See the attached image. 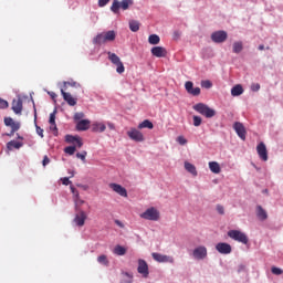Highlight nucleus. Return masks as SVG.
Listing matches in <instances>:
<instances>
[{"mask_svg": "<svg viewBox=\"0 0 283 283\" xmlns=\"http://www.w3.org/2000/svg\"><path fill=\"white\" fill-rule=\"evenodd\" d=\"M107 125H108V128H109V129H112V130L116 129V127L114 126L113 123H109V122H108Z\"/></svg>", "mask_w": 283, "mask_h": 283, "instance_id": "nucleus-55", "label": "nucleus"}, {"mask_svg": "<svg viewBox=\"0 0 283 283\" xmlns=\"http://www.w3.org/2000/svg\"><path fill=\"white\" fill-rule=\"evenodd\" d=\"M115 224H117V227H120V229H123L125 226L123 224V222L115 220Z\"/></svg>", "mask_w": 283, "mask_h": 283, "instance_id": "nucleus-54", "label": "nucleus"}, {"mask_svg": "<svg viewBox=\"0 0 283 283\" xmlns=\"http://www.w3.org/2000/svg\"><path fill=\"white\" fill-rule=\"evenodd\" d=\"M87 220V213L83 210H78V213L75 214L74 222L76 227H85V221Z\"/></svg>", "mask_w": 283, "mask_h": 283, "instance_id": "nucleus-13", "label": "nucleus"}, {"mask_svg": "<svg viewBox=\"0 0 283 283\" xmlns=\"http://www.w3.org/2000/svg\"><path fill=\"white\" fill-rule=\"evenodd\" d=\"M82 118H85V114L84 113H75L74 114V120H83Z\"/></svg>", "mask_w": 283, "mask_h": 283, "instance_id": "nucleus-44", "label": "nucleus"}, {"mask_svg": "<svg viewBox=\"0 0 283 283\" xmlns=\"http://www.w3.org/2000/svg\"><path fill=\"white\" fill-rule=\"evenodd\" d=\"M109 189H113L115 193L122 196V198H127V189L118 184H109Z\"/></svg>", "mask_w": 283, "mask_h": 283, "instance_id": "nucleus-19", "label": "nucleus"}, {"mask_svg": "<svg viewBox=\"0 0 283 283\" xmlns=\"http://www.w3.org/2000/svg\"><path fill=\"white\" fill-rule=\"evenodd\" d=\"M21 147H23V143L17 140H11L7 144L9 151H12V149H21Z\"/></svg>", "mask_w": 283, "mask_h": 283, "instance_id": "nucleus-27", "label": "nucleus"}, {"mask_svg": "<svg viewBox=\"0 0 283 283\" xmlns=\"http://www.w3.org/2000/svg\"><path fill=\"white\" fill-rule=\"evenodd\" d=\"M260 90V84H255L252 86L253 92H258Z\"/></svg>", "mask_w": 283, "mask_h": 283, "instance_id": "nucleus-53", "label": "nucleus"}, {"mask_svg": "<svg viewBox=\"0 0 283 283\" xmlns=\"http://www.w3.org/2000/svg\"><path fill=\"white\" fill-rule=\"evenodd\" d=\"M233 129L237 133V135L239 136V138H241V140H247V128H244L243 123L235 122L233 124Z\"/></svg>", "mask_w": 283, "mask_h": 283, "instance_id": "nucleus-8", "label": "nucleus"}, {"mask_svg": "<svg viewBox=\"0 0 283 283\" xmlns=\"http://www.w3.org/2000/svg\"><path fill=\"white\" fill-rule=\"evenodd\" d=\"M271 271L273 275H283V270L277 266H272Z\"/></svg>", "mask_w": 283, "mask_h": 283, "instance_id": "nucleus-40", "label": "nucleus"}, {"mask_svg": "<svg viewBox=\"0 0 283 283\" xmlns=\"http://www.w3.org/2000/svg\"><path fill=\"white\" fill-rule=\"evenodd\" d=\"M9 104L8 101L0 97V109H8Z\"/></svg>", "mask_w": 283, "mask_h": 283, "instance_id": "nucleus-41", "label": "nucleus"}, {"mask_svg": "<svg viewBox=\"0 0 283 283\" xmlns=\"http://www.w3.org/2000/svg\"><path fill=\"white\" fill-rule=\"evenodd\" d=\"M108 54V60L113 65H116V72L117 74H123L125 72V65L123 64V61H120V57L116 55V53L107 52Z\"/></svg>", "mask_w": 283, "mask_h": 283, "instance_id": "nucleus-6", "label": "nucleus"}, {"mask_svg": "<svg viewBox=\"0 0 283 283\" xmlns=\"http://www.w3.org/2000/svg\"><path fill=\"white\" fill-rule=\"evenodd\" d=\"M62 185H65V187H67V185H72V181H70V178L64 177L62 178Z\"/></svg>", "mask_w": 283, "mask_h": 283, "instance_id": "nucleus-51", "label": "nucleus"}, {"mask_svg": "<svg viewBox=\"0 0 283 283\" xmlns=\"http://www.w3.org/2000/svg\"><path fill=\"white\" fill-rule=\"evenodd\" d=\"M76 193H78V191H77V190H75V192L73 193V195L75 196V198H76Z\"/></svg>", "mask_w": 283, "mask_h": 283, "instance_id": "nucleus-60", "label": "nucleus"}, {"mask_svg": "<svg viewBox=\"0 0 283 283\" xmlns=\"http://www.w3.org/2000/svg\"><path fill=\"white\" fill-rule=\"evenodd\" d=\"M192 120H193V126L195 127H200V125H202V117H200L198 115H195L192 117Z\"/></svg>", "mask_w": 283, "mask_h": 283, "instance_id": "nucleus-36", "label": "nucleus"}, {"mask_svg": "<svg viewBox=\"0 0 283 283\" xmlns=\"http://www.w3.org/2000/svg\"><path fill=\"white\" fill-rule=\"evenodd\" d=\"M176 34V36H178V33H175Z\"/></svg>", "mask_w": 283, "mask_h": 283, "instance_id": "nucleus-62", "label": "nucleus"}, {"mask_svg": "<svg viewBox=\"0 0 283 283\" xmlns=\"http://www.w3.org/2000/svg\"><path fill=\"white\" fill-rule=\"evenodd\" d=\"M42 165H43V167H45L46 165H50V157H48V155L44 156V158L42 160Z\"/></svg>", "mask_w": 283, "mask_h": 283, "instance_id": "nucleus-50", "label": "nucleus"}, {"mask_svg": "<svg viewBox=\"0 0 283 283\" xmlns=\"http://www.w3.org/2000/svg\"><path fill=\"white\" fill-rule=\"evenodd\" d=\"M50 96H51L52 98H56V93L52 92V93H50Z\"/></svg>", "mask_w": 283, "mask_h": 283, "instance_id": "nucleus-56", "label": "nucleus"}, {"mask_svg": "<svg viewBox=\"0 0 283 283\" xmlns=\"http://www.w3.org/2000/svg\"><path fill=\"white\" fill-rule=\"evenodd\" d=\"M150 53L157 59H165V56H167V49L164 46H154L150 50Z\"/></svg>", "mask_w": 283, "mask_h": 283, "instance_id": "nucleus-14", "label": "nucleus"}, {"mask_svg": "<svg viewBox=\"0 0 283 283\" xmlns=\"http://www.w3.org/2000/svg\"><path fill=\"white\" fill-rule=\"evenodd\" d=\"M242 94H244V88L242 87V85L237 84L231 88L232 96H242Z\"/></svg>", "mask_w": 283, "mask_h": 283, "instance_id": "nucleus-25", "label": "nucleus"}, {"mask_svg": "<svg viewBox=\"0 0 283 283\" xmlns=\"http://www.w3.org/2000/svg\"><path fill=\"white\" fill-rule=\"evenodd\" d=\"M61 94L67 105H70L71 107H74V105H76V98H74L71 93L61 90Z\"/></svg>", "mask_w": 283, "mask_h": 283, "instance_id": "nucleus-23", "label": "nucleus"}, {"mask_svg": "<svg viewBox=\"0 0 283 283\" xmlns=\"http://www.w3.org/2000/svg\"><path fill=\"white\" fill-rule=\"evenodd\" d=\"M36 127V134L38 136H40L41 138H43V128L35 126Z\"/></svg>", "mask_w": 283, "mask_h": 283, "instance_id": "nucleus-52", "label": "nucleus"}, {"mask_svg": "<svg viewBox=\"0 0 283 283\" xmlns=\"http://www.w3.org/2000/svg\"><path fill=\"white\" fill-rule=\"evenodd\" d=\"M151 258H153V260H155V262L174 264V256H170L167 254H160L158 252H153Z\"/></svg>", "mask_w": 283, "mask_h": 283, "instance_id": "nucleus-7", "label": "nucleus"}, {"mask_svg": "<svg viewBox=\"0 0 283 283\" xmlns=\"http://www.w3.org/2000/svg\"><path fill=\"white\" fill-rule=\"evenodd\" d=\"M49 123L50 125L56 123V112L50 114Z\"/></svg>", "mask_w": 283, "mask_h": 283, "instance_id": "nucleus-43", "label": "nucleus"}, {"mask_svg": "<svg viewBox=\"0 0 283 283\" xmlns=\"http://www.w3.org/2000/svg\"><path fill=\"white\" fill-rule=\"evenodd\" d=\"M259 50L260 51L264 50V44L259 45Z\"/></svg>", "mask_w": 283, "mask_h": 283, "instance_id": "nucleus-58", "label": "nucleus"}, {"mask_svg": "<svg viewBox=\"0 0 283 283\" xmlns=\"http://www.w3.org/2000/svg\"><path fill=\"white\" fill-rule=\"evenodd\" d=\"M228 235L231 240H235V242H241V244H249V237L240 230H230L228 231Z\"/></svg>", "mask_w": 283, "mask_h": 283, "instance_id": "nucleus-5", "label": "nucleus"}, {"mask_svg": "<svg viewBox=\"0 0 283 283\" xmlns=\"http://www.w3.org/2000/svg\"><path fill=\"white\" fill-rule=\"evenodd\" d=\"M209 169L212 171V174H220V164L218 161H210L209 163Z\"/></svg>", "mask_w": 283, "mask_h": 283, "instance_id": "nucleus-30", "label": "nucleus"}, {"mask_svg": "<svg viewBox=\"0 0 283 283\" xmlns=\"http://www.w3.org/2000/svg\"><path fill=\"white\" fill-rule=\"evenodd\" d=\"M128 283H132V281H129Z\"/></svg>", "mask_w": 283, "mask_h": 283, "instance_id": "nucleus-64", "label": "nucleus"}, {"mask_svg": "<svg viewBox=\"0 0 283 283\" xmlns=\"http://www.w3.org/2000/svg\"><path fill=\"white\" fill-rule=\"evenodd\" d=\"M185 88L188 94H191V96H200V87L193 88V82L191 81L186 82Z\"/></svg>", "mask_w": 283, "mask_h": 283, "instance_id": "nucleus-17", "label": "nucleus"}, {"mask_svg": "<svg viewBox=\"0 0 283 283\" xmlns=\"http://www.w3.org/2000/svg\"><path fill=\"white\" fill-rule=\"evenodd\" d=\"M7 136H14V133H12V130L10 133L7 134Z\"/></svg>", "mask_w": 283, "mask_h": 283, "instance_id": "nucleus-59", "label": "nucleus"}, {"mask_svg": "<svg viewBox=\"0 0 283 283\" xmlns=\"http://www.w3.org/2000/svg\"><path fill=\"white\" fill-rule=\"evenodd\" d=\"M65 142L71 144V145H76L78 149L83 147V140L78 136H73V135H66L65 136Z\"/></svg>", "mask_w": 283, "mask_h": 283, "instance_id": "nucleus-18", "label": "nucleus"}, {"mask_svg": "<svg viewBox=\"0 0 283 283\" xmlns=\"http://www.w3.org/2000/svg\"><path fill=\"white\" fill-rule=\"evenodd\" d=\"M242 50H244V45L242 44V42L238 41L232 44V52L234 54H240Z\"/></svg>", "mask_w": 283, "mask_h": 283, "instance_id": "nucleus-28", "label": "nucleus"}, {"mask_svg": "<svg viewBox=\"0 0 283 283\" xmlns=\"http://www.w3.org/2000/svg\"><path fill=\"white\" fill-rule=\"evenodd\" d=\"M195 112H198V114H201V116H206V118H213L216 116V109L209 107L205 103H198L192 106Z\"/></svg>", "mask_w": 283, "mask_h": 283, "instance_id": "nucleus-2", "label": "nucleus"}, {"mask_svg": "<svg viewBox=\"0 0 283 283\" xmlns=\"http://www.w3.org/2000/svg\"><path fill=\"white\" fill-rule=\"evenodd\" d=\"M228 34L226 31H217L211 34V40L213 43H224L228 39Z\"/></svg>", "mask_w": 283, "mask_h": 283, "instance_id": "nucleus-12", "label": "nucleus"}, {"mask_svg": "<svg viewBox=\"0 0 283 283\" xmlns=\"http://www.w3.org/2000/svg\"><path fill=\"white\" fill-rule=\"evenodd\" d=\"M137 272L140 275H143V277H149V265L147 264L146 260H143V259L138 260Z\"/></svg>", "mask_w": 283, "mask_h": 283, "instance_id": "nucleus-10", "label": "nucleus"}, {"mask_svg": "<svg viewBox=\"0 0 283 283\" xmlns=\"http://www.w3.org/2000/svg\"><path fill=\"white\" fill-rule=\"evenodd\" d=\"M107 129V126L103 122H94L92 124V132L103 134Z\"/></svg>", "mask_w": 283, "mask_h": 283, "instance_id": "nucleus-22", "label": "nucleus"}, {"mask_svg": "<svg viewBox=\"0 0 283 283\" xmlns=\"http://www.w3.org/2000/svg\"><path fill=\"white\" fill-rule=\"evenodd\" d=\"M217 211L220 216H224V207L222 205H217Z\"/></svg>", "mask_w": 283, "mask_h": 283, "instance_id": "nucleus-48", "label": "nucleus"}, {"mask_svg": "<svg viewBox=\"0 0 283 283\" xmlns=\"http://www.w3.org/2000/svg\"><path fill=\"white\" fill-rule=\"evenodd\" d=\"M51 132H54L55 136L59 134V128L56 127V123L50 124Z\"/></svg>", "mask_w": 283, "mask_h": 283, "instance_id": "nucleus-47", "label": "nucleus"}, {"mask_svg": "<svg viewBox=\"0 0 283 283\" xmlns=\"http://www.w3.org/2000/svg\"><path fill=\"white\" fill-rule=\"evenodd\" d=\"M216 250L218 251V253H221L222 255H229V253H231L232 251L231 244L223 242L218 243L216 245Z\"/></svg>", "mask_w": 283, "mask_h": 283, "instance_id": "nucleus-16", "label": "nucleus"}, {"mask_svg": "<svg viewBox=\"0 0 283 283\" xmlns=\"http://www.w3.org/2000/svg\"><path fill=\"white\" fill-rule=\"evenodd\" d=\"M256 217L259 218V220L264 222V220H266L269 218V214L266 213V210H264V208H262V206H258L256 207Z\"/></svg>", "mask_w": 283, "mask_h": 283, "instance_id": "nucleus-24", "label": "nucleus"}, {"mask_svg": "<svg viewBox=\"0 0 283 283\" xmlns=\"http://www.w3.org/2000/svg\"><path fill=\"white\" fill-rule=\"evenodd\" d=\"M148 43L150 45H158L160 43V36L158 34H150L148 36Z\"/></svg>", "mask_w": 283, "mask_h": 283, "instance_id": "nucleus-31", "label": "nucleus"}, {"mask_svg": "<svg viewBox=\"0 0 283 283\" xmlns=\"http://www.w3.org/2000/svg\"><path fill=\"white\" fill-rule=\"evenodd\" d=\"M82 205H85V200L81 199L78 196V192H76V198H75V207L78 210V207H82Z\"/></svg>", "mask_w": 283, "mask_h": 283, "instance_id": "nucleus-38", "label": "nucleus"}, {"mask_svg": "<svg viewBox=\"0 0 283 283\" xmlns=\"http://www.w3.org/2000/svg\"><path fill=\"white\" fill-rule=\"evenodd\" d=\"M256 153L259 155V158H261V160H263L264 163L269 160V150H266V145L264 144V142H261L256 146Z\"/></svg>", "mask_w": 283, "mask_h": 283, "instance_id": "nucleus-11", "label": "nucleus"}, {"mask_svg": "<svg viewBox=\"0 0 283 283\" xmlns=\"http://www.w3.org/2000/svg\"><path fill=\"white\" fill-rule=\"evenodd\" d=\"M176 34V36H178V33H175Z\"/></svg>", "mask_w": 283, "mask_h": 283, "instance_id": "nucleus-63", "label": "nucleus"}, {"mask_svg": "<svg viewBox=\"0 0 283 283\" xmlns=\"http://www.w3.org/2000/svg\"><path fill=\"white\" fill-rule=\"evenodd\" d=\"M86 156H87V151L76 154V158H80V160H82L83 163H85Z\"/></svg>", "mask_w": 283, "mask_h": 283, "instance_id": "nucleus-42", "label": "nucleus"}, {"mask_svg": "<svg viewBox=\"0 0 283 283\" xmlns=\"http://www.w3.org/2000/svg\"><path fill=\"white\" fill-rule=\"evenodd\" d=\"M177 143H179V145H187V138H185V136H179L177 137Z\"/></svg>", "mask_w": 283, "mask_h": 283, "instance_id": "nucleus-45", "label": "nucleus"}, {"mask_svg": "<svg viewBox=\"0 0 283 283\" xmlns=\"http://www.w3.org/2000/svg\"><path fill=\"white\" fill-rule=\"evenodd\" d=\"M71 191H72V193H76V188H74L73 186H71Z\"/></svg>", "mask_w": 283, "mask_h": 283, "instance_id": "nucleus-57", "label": "nucleus"}, {"mask_svg": "<svg viewBox=\"0 0 283 283\" xmlns=\"http://www.w3.org/2000/svg\"><path fill=\"white\" fill-rule=\"evenodd\" d=\"M129 30L132 32H138V30H140V22H138L136 20H130L129 21Z\"/></svg>", "mask_w": 283, "mask_h": 283, "instance_id": "nucleus-32", "label": "nucleus"}, {"mask_svg": "<svg viewBox=\"0 0 283 283\" xmlns=\"http://www.w3.org/2000/svg\"><path fill=\"white\" fill-rule=\"evenodd\" d=\"M201 87L205 90H211V87H213V83L209 80L201 81Z\"/></svg>", "mask_w": 283, "mask_h": 283, "instance_id": "nucleus-35", "label": "nucleus"}, {"mask_svg": "<svg viewBox=\"0 0 283 283\" xmlns=\"http://www.w3.org/2000/svg\"><path fill=\"white\" fill-rule=\"evenodd\" d=\"M113 253L115 255H125V253H127V249H125L123 245H116L113 250Z\"/></svg>", "mask_w": 283, "mask_h": 283, "instance_id": "nucleus-33", "label": "nucleus"}, {"mask_svg": "<svg viewBox=\"0 0 283 283\" xmlns=\"http://www.w3.org/2000/svg\"><path fill=\"white\" fill-rule=\"evenodd\" d=\"M109 3V0H98L99 8H105Z\"/></svg>", "mask_w": 283, "mask_h": 283, "instance_id": "nucleus-49", "label": "nucleus"}, {"mask_svg": "<svg viewBox=\"0 0 283 283\" xmlns=\"http://www.w3.org/2000/svg\"><path fill=\"white\" fill-rule=\"evenodd\" d=\"M98 264H103L104 266H109V260H107V255L102 254L97 258Z\"/></svg>", "mask_w": 283, "mask_h": 283, "instance_id": "nucleus-34", "label": "nucleus"}, {"mask_svg": "<svg viewBox=\"0 0 283 283\" xmlns=\"http://www.w3.org/2000/svg\"><path fill=\"white\" fill-rule=\"evenodd\" d=\"M9 127H11V132H12V134H14V133L19 132V129H21V124L13 122V124Z\"/></svg>", "mask_w": 283, "mask_h": 283, "instance_id": "nucleus-39", "label": "nucleus"}, {"mask_svg": "<svg viewBox=\"0 0 283 283\" xmlns=\"http://www.w3.org/2000/svg\"><path fill=\"white\" fill-rule=\"evenodd\" d=\"M90 125H92V122H90V119H81L76 123V130L87 132V129H90Z\"/></svg>", "mask_w": 283, "mask_h": 283, "instance_id": "nucleus-21", "label": "nucleus"}, {"mask_svg": "<svg viewBox=\"0 0 283 283\" xmlns=\"http://www.w3.org/2000/svg\"><path fill=\"white\" fill-rule=\"evenodd\" d=\"M185 169L188 171V174H191L192 176H198V170L196 169V166L189 161H185Z\"/></svg>", "mask_w": 283, "mask_h": 283, "instance_id": "nucleus-26", "label": "nucleus"}, {"mask_svg": "<svg viewBox=\"0 0 283 283\" xmlns=\"http://www.w3.org/2000/svg\"><path fill=\"white\" fill-rule=\"evenodd\" d=\"M140 218H143L144 220H150L153 222H158V220H160V211H158V209L151 207V208H148L146 211H144L140 214Z\"/></svg>", "mask_w": 283, "mask_h": 283, "instance_id": "nucleus-4", "label": "nucleus"}, {"mask_svg": "<svg viewBox=\"0 0 283 283\" xmlns=\"http://www.w3.org/2000/svg\"><path fill=\"white\" fill-rule=\"evenodd\" d=\"M13 123H14V119H12L11 117L4 118V125H7V127H10Z\"/></svg>", "mask_w": 283, "mask_h": 283, "instance_id": "nucleus-46", "label": "nucleus"}, {"mask_svg": "<svg viewBox=\"0 0 283 283\" xmlns=\"http://www.w3.org/2000/svg\"><path fill=\"white\" fill-rule=\"evenodd\" d=\"M129 6H134V0H122V2L114 0L111 6V11L114 12V14H118L120 8L122 10H129Z\"/></svg>", "mask_w": 283, "mask_h": 283, "instance_id": "nucleus-3", "label": "nucleus"}, {"mask_svg": "<svg viewBox=\"0 0 283 283\" xmlns=\"http://www.w3.org/2000/svg\"><path fill=\"white\" fill-rule=\"evenodd\" d=\"M192 255L195 260H205V258H207V248L203 245L196 248Z\"/></svg>", "mask_w": 283, "mask_h": 283, "instance_id": "nucleus-15", "label": "nucleus"}, {"mask_svg": "<svg viewBox=\"0 0 283 283\" xmlns=\"http://www.w3.org/2000/svg\"><path fill=\"white\" fill-rule=\"evenodd\" d=\"M65 154H69V156H74L76 151V146H67L64 148Z\"/></svg>", "mask_w": 283, "mask_h": 283, "instance_id": "nucleus-37", "label": "nucleus"}, {"mask_svg": "<svg viewBox=\"0 0 283 283\" xmlns=\"http://www.w3.org/2000/svg\"><path fill=\"white\" fill-rule=\"evenodd\" d=\"M116 40V32L114 31H108V32H103L97 34L93 39L94 45H103V43H107L109 41H115Z\"/></svg>", "mask_w": 283, "mask_h": 283, "instance_id": "nucleus-1", "label": "nucleus"}, {"mask_svg": "<svg viewBox=\"0 0 283 283\" xmlns=\"http://www.w3.org/2000/svg\"><path fill=\"white\" fill-rule=\"evenodd\" d=\"M138 129H154V123L149 119H145L138 125Z\"/></svg>", "mask_w": 283, "mask_h": 283, "instance_id": "nucleus-29", "label": "nucleus"}, {"mask_svg": "<svg viewBox=\"0 0 283 283\" xmlns=\"http://www.w3.org/2000/svg\"><path fill=\"white\" fill-rule=\"evenodd\" d=\"M11 109L14 114H21V112H23V99L21 97L13 99Z\"/></svg>", "mask_w": 283, "mask_h": 283, "instance_id": "nucleus-20", "label": "nucleus"}, {"mask_svg": "<svg viewBox=\"0 0 283 283\" xmlns=\"http://www.w3.org/2000/svg\"><path fill=\"white\" fill-rule=\"evenodd\" d=\"M127 136L130 140H135V143H143V140H145V136L136 128H130V130L127 132Z\"/></svg>", "mask_w": 283, "mask_h": 283, "instance_id": "nucleus-9", "label": "nucleus"}, {"mask_svg": "<svg viewBox=\"0 0 283 283\" xmlns=\"http://www.w3.org/2000/svg\"><path fill=\"white\" fill-rule=\"evenodd\" d=\"M71 178H74V172H72Z\"/></svg>", "mask_w": 283, "mask_h": 283, "instance_id": "nucleus-61", "label": "nucleus"}]
</instances>
